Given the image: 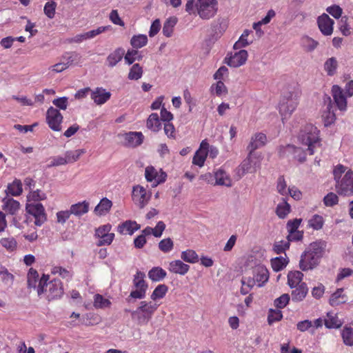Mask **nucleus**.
Returning a JSON list of instances; mask_svg holds the SVG:
<instances>
[{
	"instance_id": "obj_22",
	"label": "nucleus",
	"mask_w": 353,
	"mask_h": 353,
	"mask_svg": "<svg viewBox=\"0 0 353 353\" xmlns=\"http://www.w3.org/2000/svg\"><path fill=\"white\" fill-rule=\"evenodd\" d=\"M2 202L3 210L10 214H14L19 210L20 203L12 198L5 197Z\"/></svg>"
},
{
	"instance_id": "obj_3",
	"label": "nucleus",
	"mask_w": 353,
	"mask_h": 353,
	"mask_svg": "<svg viewBox=\"0 0 353 353\" xmlns=\"http://www.w3.org/2000/svg\"><path fill=\"white\" fill-rule=\"evenodd\" d=\"M263 157L261 153L248 152L246 158L239 165L243 174H254L261 168Z\"/></svg>"
},
{
	"instance_id": "obj_1",
	"label": "nucleus",
	"mask_w": 353,
	"mask_h": 353,
	"mask_svg": "<svg viewBox=\"0 0 353 353\" xmlns=\"http://www.w3.org/2000/svg\"><path fill=\"white\" fill-rule=\"evenodd\" d=\"M49 275L43 274L40 278L38 286V296L45 298L48 301L60 298L63 293L62 283L59 279H54L50 281Z\"/></svg>"
},
{
	"instance_id": "obj_18",
	"label": "nucleus",
	"mask_w": 353,
	"mask_h": 353,
	"mask_svg": "<svg viewBox=\"0 0 353 353\" xmlns=\"http://www.w3.org/2000/svg\"><path fill=\"white\" fill-rule=\"evenodd\" d=\"M143 140V135L141 132H130L125 135V145L128 147H137L142 143Z\"/></svg>"
},
{
	"instance_id": "obj_61",
	"label": "nucleus",
	"mask_w": 353,
	"mask_h": 353,
	"mask_svg": "<svg viewBox=\"0 0 353 353\" xmlns=\"http://www.w3.org/2000/svg\"><path fill=\"white\" fill-rule=\"evenodd\" d=\"M49 161V164L47 165V168L56 167L59 165H63L66 164V161H65L64 157H54L48 159Z\"/></svg>"
},
{
	"instance_id": "obj_36",
	"label": "nucleus",
	"mask_w": 353,
	"mask_h": 353,
	"mask_svg": "<svg viewBox=\"0 0 353 353\" xmlns=\"http://www.w3.org/2000/svg\"><path fill=\"white\" fill-rule=\"evenodd\" d=\"M61 59L69 68L71 65L80 62L81 56L76 52H70L63 54Z\"/></svg>"
},
{
	"instance_id": "obj_29",
	"label": "nucleus",
	"mask_w": 353,
	"mask_h": 353,
	"mask_svg": "<svg viewBox=\"0 0 353 353\" xmlns=\"http://www.w3.org/2000/svg\"><path fill=\"white\" fill-rule=\"evenodd\" d=\"M346 301L347 298L343 294V290L342 288L338 289L330 298V303L332 306H337L345 303Z\"/></svg>"
},
{
	"instance_id": "obj_42",
	"label": "nucleus",
	"mask_w": 353,
	"mask_h": 353,
	"mask_svg": "<svg viewBox=\"0 0 353 353\" xmlns=\"http://www.w3.org/2000/svg\"><path fill=\"white\" fill-rule=\"evenodd\" d=\"M111 305V302L107 299L103 298V296L101 294H97L94 297V306L97 309H104L110 307Z\"/></svg>"
},
{
	"instance_id": "obj_60",
	"label": "nucleus",
	"mask_w": 353,
	"mask_h": 353,
	"mask_svg": "<svg viewBox=\"0 0 353 353\" xmlns=\"http://www.w3.org/2000/svg\"><path fill=\"white\" fill-rule=\"evenodd\" d=\"M326 11L335 19H339L343 13L342 8L337 5H333L327 8Z\"/></svg>"
},
{
	"instance_id": "obj_10",
	"label": "nucleus",
	"mask_w": 353,
	"mask_h": 353,
	"mask_svg": "<svg viewBox=\"0 0 353 353\" xmlns=\"http://www.w3.org/2000/svg\"><path fill=\"white\" fill-rule=\"evenodd\" d=\"M46 120L49 127L54 131L59 132L61 130V123L63 120V116L57 109L50 107L46 113Z\"/></svg>"
},
{
	"instance_id": "obj_5",
	"label": "nucleus",
	"mask_w": 353,
	"mask_h": 353,
	"mask_svg": "<svg viewBox=\"0 0 353 353\" xmlns=\"http://www.w3.org/2000/svg\"><path fill=\"white\" fill-rule=\"evenodd\" d=\"M297 99L292 92H288L283 95L279 102V113L283 122L288 119L297 105Z\"/></svg>"
},
{
	"instance_id": "obj_4",
	"label": "nucleus",
	"mask_w": 353,
	"mask_h": 353,
	"mask_svg": "<svg viewBox=\"0 0 353 353\" xmlns=\"http://www.w3.org/2000/svg\"><path fill=\"white\" fill-rule=\"evenodd\" d=\"M252 277H243L241 283L248 284L250 287H254L257 284L259 287H262L269 279V272L268 269L263 265H257L252 270Z\"/></svg>"
},
{
	"instance_id": "obj_51",
	"label": "nucleus",
	"mask_w": 353,
	"mask_h": 353,
	"mask_svg": "<svg viewBox=\"0 0 353 353\" xmlns=\"http://www.w3.org/2000/svg\"><path fill=\"white\" fill-rule=\"evenodd\" d=\"M283 317V314L279 310L270 309L268 316V321L270 325L276 321H280Z\"/></svg>"
},
{
	"instance_id": "obj_44",
	"label": "nucleus",
	"mask_w": 353,
	"mask_h": 353,
	"mask_svg": "<svg viewBox=\"0 0 353 353\" xmlns=\"http://www.w3.org/2000/svg\"><path fill=\"white\" fill-rule=\"evenodd\" d=\"M343 343L346 345L353 346V329L345 327L341 332Z\"/></svg>"
},
{
	"instance_id": "obj_8",
	"label": "nucleus",
	"mask_w": 353,
	"mask_h": 353,
	"mask_svg": "<svg viewBox=\"0 0 353 353\" xmlns=\"http://www.w3.org/2000/svg\"><path fill=\"white\" fill-rule=\"evenodd\" d=\"M26 210L29 214L34 218V225L41 226L46 221V214L44 207L41 203H27Z\"/></svg>"
},
{
	"instance_id": "obj_16",
	"label": "nucleus",
	"mask_w": 353,
	"mask_h": 353,
	"mask_svg": "<svg viewBox=\"0 0 353 353\" xmlns=\"http://www.w3.org/2000/svg\"><path fill=\"white\" fill-rule=\"evenodd\" d=\"M332 97L334 100L341 110H345L347 107L346 95L343 94V91L339 85H334L332 88Z\"/></svg>"
},
{
	"instance_id": "obj_41",
	"label": "nucleus",
	"mask_w": 353,
	"mask_h": 353,
	"mask_svg": "<svg viewBox=\"0 0 353 353\" xmlns=\"http://www.w3.org/2000/svg\"><path fill=\"white\" fill-rule=\"evenodd\" d=\"M148 43V37L145 34L134 35L130 40V44L134 48L138 49L145 46Z\"/></svg>"
},
{
	"instance_id": "obj_21",
	"label": "nucleus",
	"mask_w": 353,
	"mask_h": 353,
	"mask_svg": "<svg viewBox=\"0 0 353 353\" xmlns=\"http://www.w3.org/2000/svg\"><path fill=\"white\" fill-rule=\"evenodd\" d=\"M140 228V225L135 221H126L118 227V232L122 234H130L132 235L134 231L138 230Z\"/></svg>"
},
{
	"instance_id": "obj_35",
	"label": "nucleus",
	"mask_w": 353,
	"mask_h": 353,
	"mask_svg": "<svg viewBox=\"0 0 353 353\" xmlns=\"http://www.w3.org/2000/svg\"><path fill=\"white\" fill-rule=\"evenodd\" d=\"M166 272L159 267L152 268L148 272V277L153 281H160L166 276Z\"/></svg>"
},
{
	"instance_id": "obj_47",
	"label": "nucleus",
	"mask_w": 353,
	"mask_h": 353,
	"mask_svg": "<svg viewBox=\"0 0 353 353\" xmlns=\"http://www.w3.org/2000/svg\"><path fill=\"white\" fill-rule=\"evenodd\" d=\"M124 55L125 61L128 65L132 64L136 60L140 61L142 59V56L139 54L137 50H128Z\"/></svg>"
},
{
	"instance_id": "obj_2",
	"label": "nucleus",
	"mask_w": 353,
	"mask_h": 353,
	"mask_svg": "<svg viewBox=\"0 0 353 353\" xmlns=\"http://www.w3.org/2000/svg\"><path fill=\"white\" fill-rule=\"evenodd\" d=\"M159 305L152 301H141L139 306L131 312L132 319L137 321L139 325H147L158 308Z\"/></svg>"
},
{
	"instance_id": "obj_31",
	"label": "nucleus",
	"mask_w": 353,
	"mask_h": 353,
	"mask_svg": "<svg viewBox=\"0 0 353 353\" xmlns=\"http://www.w3.org/2000/svg\"><path fill=\"white\" fill-rule=\"evenodd\" d=\"M290 205L285 199L276 208V214L280 219H285L290 212Z\"/></svg>"
},
{
	"instance_id": "obj_53",
	"label": "nucleus",
	"mask_w": 353,
	"mask_h": 353,
	"mask_svg": "<svg viewBox=\"0 0 353 353\" xmlns=\"http://www.w3.org/2000/svg\"><path fill=\"white\" fill-rule=\"evenodd\" d=\"M290 247V243L289 241L286 240H282L277 242H275L273 246L274 251L279 254L283 252H284L287 249H288Z\"/></svg>"
},
{
	"instance_id": "obj_6",
	"label": "nucleus",
	"mask_w": 353,
	"mask_h": 353,
	"mask_svg": "<svg viewBox=\"0 0 353 353\" xmlns=\"http://www.w3.org/2000/svg\"><path fill=\"white\" fill-rule=\"evenodd\" d=\"M216 0H198L196 3L198 14L203 19L214 17L217 10Z\"/></svg>"
},
{
	"instance_id": "obj_46",
	"label": "nucleus",
	"mask_w": 353,
	"mask_h": 353,
	"mask_svg": "<svg viewBox=\"0 0 353 353\" xmlns=\"http://www.w3.org/2000/svg\"><path fill=\"white\" fill-rule=\"evenodd\" d=\"M250 32L248 30H244L239 39L234 43V50H238L243 47H245L252 42V41L248 40V37Z\"/></svg>"
},
{
	"instance_id": "obj_13",
	"label": "nucleus",
	"mask_w": 353,
	"mask_h": 353,
	"mask_svg": "<svg viewBox=\"0 0 353 353\" xmlns=\"http://www.w3.org/2000/svg\"><path fill=\"white\" fill-rule=\"evenodd\" d=\"M132 196L140 208H143L148 203L150 194H148L146 190L141 185H136L133 188Z\"/></svg>"
},
{
	"instance_id": "obj_26",
	"label": "nucleus",
	"mask_w": 353,
	"mask_h": 353,
	"mask_svg": "<svg viewBox=\"0 0 353 353\" xmlns=\"http://www.w3.org/2000/svg\"><path fill=\"white\" fill-rule=\"evenodd\" d=\"M88 210L89 203L85 201L73 204L70 206V208L71 214H74L77 216H80L87 213Z\"/></svg>"
},
{
	"instance_id": "obj_12",
	"label": "nucleus",
	"mask_w": 353,
	"mask_h": 353,
	"mask_svg": "<svg viewBox=\"0 0 353 353\" xmlns=\"http://www.w3.org/2000/svg\"><path fill=\"white\" fill-rule=\"evenodd\" d=\"M248 52L245 50H240L235 52L228 58H225V63L230 67L238 68L243 65L248 59Z\"/></svg>"
},
{
	"instance_id": "obj_64",
	"label": "nucleus",
	"mask_w": 353,
	"mask_h": 353,
	"mask_svg": "<svg viewBox=\"0 0 353 353\" xmlns=\"http://www.w3.org/2000/svg\"><path fill=\"white\" fill-rule=\"evenodd\" d=\"M52 103L61 110H66L68 107V98L60 97L52 101Z\"/></svg>"
},
{
	"instance_id": "obj_38",
	"label": "nucleus",
	"mask_w": 353,
	"mask_h": 353,
	"mask_svg": "<svg viewBox=\"0 0 353 353\" xmlns=\"http://www.w3.org/2000/svg\"><path fill=\"white\" fill-rule=\"evenodd\" d=\"M338 68V61L335 57H330L324 63V70L329 76L336 74Z\"/></svg>"
},
{
	"instance_id": "obj_48",
	"label": "nucleus",
	"mask_w": 353,
	"mask_h": 353,
	"mask_svg": "<svg viewBox=\"0 0 353 353\" xmlns=\"http://www.w3.org/2000/svg\"><path fill=\"white\" fill-rule=\"evenodd\" d=\"M288 263L285 259L283 257H276L271 261V265L275 272L281 271Z\"/></svg>"
},
{
	"instance_id": "obj_14",
	"label": "nucleus",
	"mask_w": 353,
	"mask_h": 353,
	"mask_svg": "<svg viewBox=\"0 0 353 353\" xmlns=\"http://www.w3.org/2000/svg\"><path fill=\"white\" fill-rule=\"evenodd\" d=\"M317 23L321 33L325 36H330L333 32L334 21L327 14H323L318 17Z\"/></svg>"
},
{
	"instance_id": "obj_19",
	"label": "nucleus",
	"mask_w": 353,
	"mask_h": 353,
	"mask_svg": "<svg viewBox=\"0 0 353 353\" xmlns=\"http://www.w3.org/2000/svg\"><path fill=\"white\" fill-rule=\"evenodd\" d=\"M190 269V265L184 263L181 260L172 261L169 264V270L174 274L180 275L185 274Z\"/></svg>"
},
{
	"instance_id": "obj_62",
	"label": "nucleus",
	"mask_w": 353,
	"mask_h": 353,
	"mask_svg": "<svg viewBox=\"0 0 353 353\" xmlns=\"http://www.w3.org/2000/svg\"><path fill=\"white\" fill-rule=\"evenodd\" d=\"M46 194L43 192H41L39 190L30 192L29 195L28 196V201L32 200L34 201H39L44 200V199H46Z\"/></svg>"
},
{
	"instance_id": "obj_59",
	"label": "nucleus",
	"mask_w": 353,
	"mask_h": 353,
	"mask_svg": "<svg viewBox=\"0 0 353 353\" xmlns=\"http://www.w3.org/2000/svg\"><path fill=\"white\" fill-rule=\"evenodd\" d=\"M324 223L323 218L319 215H314L310 220V227L314 230H320Z\"/></svg>"
},
{
	"instance_id": "obj_11",
	"label": "nucleus",
	"mask_w": 353,
	"mask_h": 353,
	"mask_svg": "<svg viewBox=\"0 0 353 353\" xmlns=\"http://www.w3.org/2000/svg\"><path fill=\"white\" fill-rule=\"evenodd\" d=\"M266 143V135L263 132H256L251 136L246 150L248 152H255V150L263 147Z\"/></svg>"
},
{
	"instance_id": "obj_24",
	"label": "nucleus",
	"mask_w": 353,
	"mask_h": 353,
	"mask_svg": "<svg viewBox=\"0 0 353 353\" xmlns=\"http://www.w3.org/2000/svg\"><path fill=\"white\" fill-rule=\"evenodd\" d=\"M214 178L216 185H224L226 187H230L232 185L231 179L228 174L221 169H219L214 172Z\"/></svg>"
},
{
	"instance_id": "obj_25",
	"label": "nucleus",
	"mask_w": 353,
	"mask_h": 353,
	"mask_svg": "<svg viewBox=\"0 0 353 353\" xmlns=\"http://www.w3.org/2000/svg\"><path fill=\"white\" fill-rule=\"evenodd\" d=\"M292 292V300L295 301H302L307 295L308 289L305 283H301Z\"/></svg>"
},
{
	"instance_id": "obj_54",
	"label": "nucleus",
	"mask_w": 353,
	"mask_h": 353,
	"mask_svg": "<svg viewBox=\"0 0 353 353\" xmlns=\"http://www.w3.org/2000/svg\"><path fill=\"white\" fill-rule=\"evenodd\" d=\"M339 202L338 196L334 192H330L323 198V203L327 207H332Z\"/></svg>"
},
{
	"instance_id": "obj_40",
	"label": "nucleus",
	"mask_w": 353,
	"mask_h": 353,
	"mask_svg": "<svg viewBox=\"0 0 353 353\" xmlns=\"http://www.w3.org/2000/svg\"><path fill=\"white\" fill-rule=\"evenodd\" d=\"M143 68L139 64H134L130 69L128 78L130 80H139L143 75Z\"/></svg>"
},
{
	"instance_id": "obj_45",
	"label": "nucleus",
	"mask_w": 353,
	"mask_h": 353,
	"mask_svg": "<svg viewBox=\"0 0 353 353\" xmlns=\"http://www.w3.org/2000/svg\"><path fill=\"white\" fill-rule=\"evenodd\" d=\"M168 290V288L165 284L159 285L151 294V299L155 301L162 299Z\"/></svg>"
},
{
	"instance_id": "obj_39",
	"label": "nucleus",
	"mask_w": 353,
	"mask_h": 353,
	"mask_svg": "<svg viewBox=\"0 0 353 353\" xmlns=\"http://www.w3.org/2000/svg\"><path fill=\"white\" fill-rule=\"evenodd\" d=\"M85 152V151L83 149H79L74 151H67L65 152V157H64L66 164L76 162Z\"/></svg>"
},
{
	"instance_id": "obj_63",
	"label": "nucleus",
	"mask_w": 353,
	"mask_h": 353,
	"mask_svg": "<svg viewBox=\"0 0 353 353\" xmlns=\"http://www.w3.org/2000/svg\"><path fill=\"white\" fill-rule=\"evenodd\" d=\"M157 176V172L155 168L152 166H148L145 170V176L148 181H152L156 179Z\"/></svg>"
},
{
	"instance_id": "obj_57",
	"label": "nucleus",
	"mask_w": 353,
	"mask_h": 353,
	"mask_svg": "<svg viewBox=\"0 0 353 353\" xmlns=\"http://www.w3.org/2000/svg\"><path fill=\"white\" fill-rule=\"evenodd\" d=\"M57 4L54 1L47 2L44 6V13L50 19H52L54 17L55 8Z\"/></svg>"
},
{
	"instance_id": "obj_58",
	"label": "nucleus",
	"mask_w": 353,
	"mask_h": 353,
	"mask_svg": "<svg viewBox=\"0 0 353 353\" xmlns=\"http://www.w3.org/2000/svg\"><path fill=\"white\" fill-rule=\"evenodd\" d=\"M0 276L2 281L7 285H10L13 282L14 276L6 268H3L0 270Z\"/></svg>"
},
{
	"instance_id": "obj_56",
	"label": "nucleus",
	"mask_w": 353,
	"mask_h": 353,
	"mask_svg": "<svg viewBox=\"0 0 353 353\" xmlns=\"http://www.w3.org/2000/svg\"><path fill=\"white\" fill-rule=\"evenodd\" d=\"M290 301V296L288 294H283L274 300V305L278 309L283 308Z\"/></svg>"
},
{
	"instance_id": "obj_17",
	"label": "nucleus",
	"mask_w": 353,
	"mask_h": 353,
	"mask_svg": "<svg viewBox=\"0 0 353 353\" xmlns=\"http://www.w3.org/2000/svg\"><path fill=\"white\" fill-rule=\"evenodd\" d=\"M111 94L110 92L105 91V89L97 88L91 93V98L97 105H102L110 99Z\"/></svg>"
},
{
	"instance_id": "obj_23",
	"label": "nucleus",
	"mask_w": 353,
	"mask_h": 353,
	"mask_svg": "<svg viewBox=\"0 0 353 353\" xmlns=\"http://www.w3.org/2000/svg\"><path fill=\"white\" fill-rule=\"evenodd\" d=\"M40 281L37 271L30 268L27 275V283L29 289H33L38 294V286Z\"/></svg>"
},
{
	"instance_id": "obj_30",
	"label": "nucleus",
	"mask_w": 353,
	"mask_h": 353,
	"mask_svg": "<svg viewBox=\"0 0 353 353\" xmlns=\"http://www.w3.org/2000/svg\"><path fill=\"white\" fill-rule=\"evenodd\" d=\"M325 325L327 328H339L341 326L342 322L339 319L336 314L333 312L327 314V319L324 320Z\"/></svg>"
},
{
	"instance_id": "obj_49",
	"label": "nucleus",
	"mask_w": 353,
	"mask_h": 353,
	"mask_svg": "<svg viewBox=\"0 0 353 353\" xmlns=\"http://www.w3.org/2000/svg\"><path fill=\"white\" fill-rule=\"evenodd\" d=\"M145 274L142 272H137L134 278V284L137 288L147 290L148 285L144 281Z\"/></svg>"
},
{
	"instance_id": "obj_33",
	"label": "nucleus",
	"mask_w": 353,
	"mask_h": 353,
	"mask_svg": "<svg viewBox=\"0 0 353 353\" xmlns=\"http://www.w3.org/2000/svg\"><path fill=\"white\" fill-rule=\"evenodd\" d=\"M112 205V203L110 200L107 198H103L95 207L94 212L99 215L104 214L110 210Z\"/></svg>"
},
{
	"instance_id": "obj_27",
	"label": "nucleus",
	"mask_w": 353,
	"mask_h": 353,
	"mask_svg": "<svg viewBox=\"0 0 353 353\" xmlns=\"http://www.w3.org/2000/svg\"><path fill=\"white\" fill-rule=\"evenodd\" d=\"M285 152H291L294 154V158L300 163L305 162L307 159L306 152L301 148H296L294 145H288L284 147Z\"/></svg>"
},
{
	"instance_id": "obj_7",
	"label": "nucleus",
	"mask_w": 353,
	"mask_h": 353,
	"mask_svg": "<svg viewBox=\"0 0 353 353\" xmlns=\"http://www.w3.org/2000/svg\"><path fill=\"white\" fill-rule=\"evenodd\" d=\"M336 190L344 196L353 194V172L348 170L343 176L336 181Z\"/></svg>"
},
{
	"instance_id": "obj_55",
	"label": "nucleus",
	"mask_w": 353,
	"mask_h": 353,
	"mask_svg": "<svg viewBox=\"0 0 353 353\" xmlns=\"http://www.w3.org/2000/svg\"><path fill=\"white\" fill-rule=\"evenodd\" d=\"M339 30L344 36H348L350 34V28L347 23V17H342L339 21Z\"/></svg>"
},
{
	"instance_id": "obj_20",
	"label": "nucleus",
	"mask_w": 353,
	"mask_h": 353,
	"mask_svg": "<svg viewBox=\"0 0 353 353\" xmlns=\"http://www.w3.org/2000/svg\"><path fill=\"white\" fill-rule=\"evenodd\" d=\"M125 54V50L122 48H118L111 52L107 57L106 61L108 65L110 68L114 67L121 61Z\"/></svg>"
},
{
	"instance_id": "obj_52",
	"label": "nucleus",
	"mask_w": 353,
	"mask_h": 353,
	"mask_svg": "<svg viewBox=\"0 0 353 353\" xmlns=\"http://www.w3.org/2000/svg\"><path fill=\"white\" fill-rule=\"evenodd\" d=\"M174 243L170 238H166L159 243V248L163 252H168L172 250Z\"/></svg>"
},
{
	"instance_id": "obj_28",
	"label": "nucleus",
	"mask_w": 353,
	"mask_h": 353,
	"mask_svg": "<svg viewBox=\"0 0 353 353\" xmlns=\"http://www.w3.org/2000/svg\"><path fill=\"white\" fill-rule=\"evenodd\" d=\"M303 273L300 271L290 272L288 274V283L291 288H294L301 283Z\"/></svg>"
},
{
	"instance_id": "obj_37",
	"label": "nucleus",
	"mask_w": 353,
	"mask_h": 353,
	"mask_svg": "<svg viewBox=\"0 0 353 353\" xmlns=\"http://www.w3.org/2000/svg\"><path fill=\"white\" fill-rule=\"evenodd\" d=\"M6 192L8 194H11L12 196H19L22 192V183L20 180L15 179L12 183H10L8 187Z\"/></svg>"
},
{
	"instance_id": "obj_50",
	"label": "nucleus",
	"mask_w": 353,
	"mask_h": 353,
	"mask_svg": "<svg viewBox=\"0 0 353 353\" xmlns=\"http://www.w3.org/2000/svg\"><path fill=\"white\" fill-rule=\"evenodd\" d=\"M208 153V152H203L202 151L197 150L193 157L192 163L199 167H202L204 165Z\"/></svg>"
},
{
	"instance_id": "obj_43",
	"label": "nucleus",
	"mask_w": 353,
	"mask_h": 353,
	"mask_svg": "<svg viewBox=\"0 0 353 353\" xmlns=\"http://www.w3.org/2000/svg\"><path fill=\"white\" fill-rule=\"evenodd\" d=\"M181 258L185 262L195 263L199 261V256L193 250H187L181 252Z\"/></svg>"
},
{
	"instance_id": "obj_15",
	"label": "nucleus",
	"mask_w": 353,
	"mask_h": 353,
	"mask_svg": "<svg viewBox=\"0 0 353 353\" xmlns=\"http://www.w3.org/2000/svg\"><path fill=\"white\" fill-rule=\"evenodd\" d=\"M320 131L315 126H310V155L314 152L322 151L321 139L319 137Z\"/></svg>"
},
{
	"instance_id": "obj_9",
	"label": "nucleus",
	"mask_w": 353,
	"mask_h": 353,
	"mask_svg": "<svg viewBox=\"0 0 353 353\" xmlns=\"http://www.w3.org/2000/svg\"><path fill=\"white\" fill-rule=\"evenodd\" d=\"M325 243L322 241H319L310 243V270L316 267L320 262L323 256Z\"/></svg>"
},
{
	"instance_id": "obj_34",
	"label": "nucleus",
	"mask_w": 353,
	"mask_h": 353,
	"mask_svg": "<svg viewBox=\"0 0 353 353\" xmlns=\"http://www.w3.org/2000/svg\"><path fill=\"white\" fill-rule=\"evenodd\" d=\"M176 23V17H171L168 18L163 24V34L167 37H170L172 34L174 27L175 26Z\"/></svg>"
},
{
	"instance_id": "obj_32",
	"label": "nucleus",
	"mask_w": 353,
	"mask_h": 353,
	"mask_svg": "<svg viewBox=\"0 0 353 353\" xmlns=\"http://www.w3.org/2000/svg\"><path fill=\"white\" fill-rule=\"evenodd\" d=\"M147 128L153 132H158L161 129V122L157 113L151 114L147 120Z\"/></svg>"
}]
</instances>
